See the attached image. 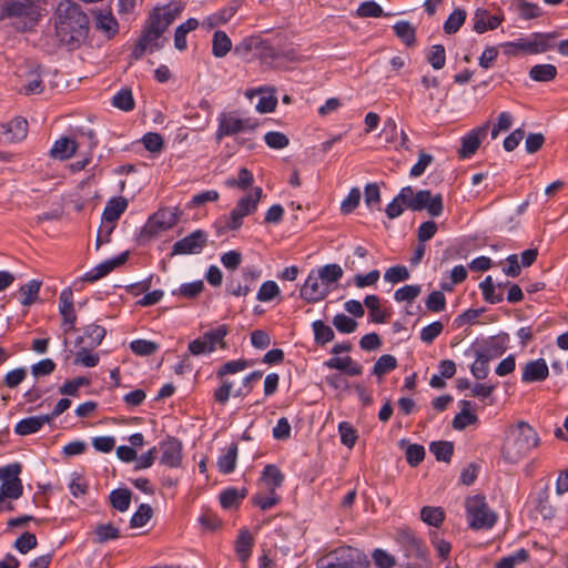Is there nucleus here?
I'll list each match as a JSON object with an SVG mask.
<instances>
[{"instance_id": "nucleus-1", "label": "nucleus", "mask_w": 568, "mask_h": 568, "mask_svg": "<svg viewBox=\"0 0 568 568\" xmlns=\"http://www.w3.org/2000/svg\"><path fill=\"white\" fill-rule=\"evenodd\" d=\"M53 19L55 37L61 45L73 51L87 41L89 18L78 3L71 0L60 1Z\"/></svg>"}, {"instance_id": "nucleus-2", "label": "nucleus", "mask_w": 568, "mask_h": 568, "mask_svg": "<svg viewBox=\"0 0 568 568\" xmlns=\"http://www.w3.org/2000/svg\"><path fill=\"white\" fill-rule=\"evenodd\" d=\"M405 209L410 211L426 210L430 216L442 215L444 205L440 194L433 195L429 190H419L414 193L412 186L402 187L399 193L387 204L385 213L394 220L403 214Z\"/></svg>"}, {"instance_id": "nucleus-3", "label": "nucleus", "mask_w": 568, "mask_h": 568, "mask_svg": "<svg viewBox=\"0 0 568 568\" xmlns=\"http://www.w3.org/2000/svg\"><path fill=\"white\" fill-rule=\"evenodd\" d=\"M262 192L261 187H254L237 201L229 215L220 216L214 223L216 234L223 235L230 231H237L243 225L244 217L256 212Z\"/></svg>"}, {"instance_id": "nucleus-4", "label": "nucleus", "mask_w": 568, "mask_h": 568, "mask_svg": "<svg viewBox=\"0 0 568 568\" xmlns=\"http://www.w3.org/2000/svg\"><path fill=\"white\" fill-rule=\"evenodd\" d=\"M554 33L534 32L527 37L518 38L515 41L503 43L504 52L508 55H517L519 53L540 54L554 48Z\"/></svg>"}, {"instance_id": "nucleus-5", "label": "nucleus", "mask_w": 568, "mask_h": 568, "mask_svg": "<svg viewBox=\"0 0 568 568\" xmlns=\"http://www.w3.org/2000/svg\"><path fill=\"white\" fill-rule=\"evenodd\" d=\"M468 526L473 530L490 529L497 521V514L491 510L485 496L474 495L465 500Z\"/></svg>"}, {"instance_id": "nucleus-6", "label": "nucleus", "mask_w": 568, "mask_h": 568, "mask_svg": "<svg viewBox=\"0 0 568 568\" xmlns=\"http://www.w3.org/2000/svg\"><path fill=\"white\" fill-rule=\"evenodd\" d=\"M22 465L20 463L8 464L0 467V511L11 510L12 506H4V500H17L23 494V484L20 478Z\"/></svg>"}, {"instance_id": "nucleus-7", "label": "nucleus", "mask_w": 568, "mask_h": 568, "mask_svg": "<svg viewBox=\"0 0 568 568\" xmlns=\"http://www.w3.org/2000/svg\"><path fill=\"white\" fill-rule=\"evenodd\" d=\"M538 444L539 437L536 430L527 423L520 422L517 425L513 442L505 448V456L510 462L516 463L537 447Z\"/></svg>"}, {"instance_id": "nucleus-8", "label": "nucleus", "mask_w": 568, "mask_h": 568, "mask_svg": "<svg viewBox=\"0 0 568 568\" xmlns=\"http://www.w3.org/2000/svg\"><path fill=\"white\" fill-rule=\"evenodd\" d=\"M365 555L351 546L337 547L316 561L317 568H361Z\"/></svg>"}, {"instance_id": "nucleus-9", "label": "nucleus", "mask_w": 568, "mask_h": 568, "mask_svg": "<svg viewBox=\"0 0 568 568\" xmlns=\"http://www.w3.org/2000/svg\"><path fill=\"white\" fill-rule=\"evenodd\" d=\"M216 139L222 140L225 136H232L242 132L254 131L258 126V120L255 118H243L237 111L222 112L217 116Z\"/></svg>"}, {"instance_id": "nucleus-10", "label": "nucleus", "mask_w": 568, "mask_h": 568, "mask_svg": "<svg viewBox=\"0 0 568 568\" xmlns=\"http://www.w3.org/2000/svg\"><path fill=\"white\" fill-rule=\"evenodd\" d=\"M3 14L22 22V30L34 26L40 17V7L34 0H7L2 6Z\"/></svg>"}, {"instance_id": "nucleus-11", "label": "nucleus", "mask_w": 568, "mask_h": 568, "mask_svg": "<svg viewBox=\"0 0 568 568\" xmlns=\"http://www.w3.org/2000/svg\"><path fill=\"white\" fill-rule=\"evenodd\" d=\"M180 215L176 206L161 209L150 216L145 230L151 235L170 230L178 224Z\"/></svg>"}, {"instance_id": "nucleus-12", "label": "nucleus", "mask_w": 568, "mask_h": 568, "mask_svg": "<svg viewBox=\"0 0 568 568\" xmlns=\"http://www.w3.org/2000/svg\"><path fill=\"white\" fill-rule=\"evenodd\" d=\"M206 232L196 230L174 243L172 247V255L199 254L206 245Z\"/></svg>"}, {"instance_id": "nucleus-13", "label": "nucleus", "mask_w": 568, "mask_h": 568, "mask_svg": "<svg viewBox=\"0 0 568 568\" xmlns=\"http://www.w3.org/2000/svg\"><path fill=\"white\" fill-rule=\"evenodd\" d=\"M331 292L317 277L315 270H312L300 290V297L307 303H317L323 301Z\"/></svg>"}, {"instance_id": "nucleus-14", "label": "nucleus", "mask_w": 568, "mask_h": 568, "mask_svg": "<svg viewBox=\"0 0 568 568\" xmlns=\"http://www.w3.org/2000/svg\"><path fill=\"white\" fill-rule=\"evenodd\" d=\"M59 312L62 316L61 327L64 333L74 329L77 314L73 304V292L70 287L64 288L59 296Z\"/></svg>"}, {"instance_id": "nucleus-15", "label": "nucleus", "mask_w": 568, "mask_h": 568, "mask_svg": "<svg viewBox=\"0 0 568 568\" xmlns=\"http://www.w3.org/2000/svg\"><path fill=\"white\" fill-rule=\"evenodd\" d=\"M27 120L17 116L7 123L0 124V143L19 142L27 136Z\"/></svg>"}, {"instance_id": "nucleus-16", "label": "nucleus", "mask_w": 568, "mask_h": 568, "mask_svg": "<svg viewBox=\"0 0 568 568\" xmlns=\"http://www.w3.org/2000/svg\"><path fill=\"white\" fill-rule=\"evenodd\" d=\"M161 464L176 468L182 462V443L175 437H168L160 443Z\"/></svg>"}, {"instance_id": "nucleus-17", "label": "nucleus", "mask_w": 568, "mask_h": 568, "mask_svg": "<svg viewBox=\"0 0 568 568\" xmlns=\"http://www.w3.org/2000/svg\"><path fill=\"white\" fill-rule=\"evenodd\" d=\"M396 540L405 549L407 556H415L423 558L425 555V546L420 538H418L410 529L402 528L396 532Z\"/></svg>"}, {"instance_id": "nucleus-18", "label": "nucleus", "mask_w": 568, "mask_h": 568, "mask_svg": "<svg viewBox=\"0 0 568 568\" xmlns=\"http://www.w3.org/2000/svg\"><path fill=\"white\" fill-rule=\"evenodd\" d=\"M488 125L489 123L478 126L462 138V146L458 151L459 158L468 159L476 153L480 145L481 138L487 133Z\"/></svg>"}, {"instance_id": "nucleus-19", "label": "nucleus", "mask_w": 568, "mask_h": 568, "mask_svg": "<svg viewBox=\"0 0 568 568\" xmlns=\"http://www.w3.org/2000/svg\"><path fill=\"white\" fill-rule=\"evenodd\" d=\"M549 375V368L544 358L529 361L523 367V383L544 382Z\"/></svg>"}, {"instance_id": "nucleus-20", "label": "nucleus", "mask_w": 568, "mask_h": 568, "mask_svg": "<svg viewBox=\"0 0 568 568\" xmlns=\"http://www.w3.org/2000/svg\"><path fill=\"white\" fill-rule=\"evenodd\" d=\"M128 260V252L121 253L119 256L113 257L111 260H106L89 272L84 274L83 280L90 283H93L105 275H108L110 272H112L115 267L122 265Z\"/></svg>"}, {"instance_id": "nucleus-21", "label": "nucleus", "mask_w": 568, "mask_h": 568, "mask_svg": "<svg viewBox=\"0 0 568 568\" xmlns=\"http://www.w3.org/2000/svg\"><path fill=\"white\" fill-rule=\"evenodd\" d=\"M174 19L175 17L169 8H155L151 12L145 27L161 37Z\"/></svg>"}, {"instance_id": "nucleus-22", "label": "nucleus", "mask_w": 568, "mask_h": 568, "mask_svg": "<svg viewBox=\"0 0 568 568\" xmlns=\"http://www.w3.org/2000/svg\"><path fill=\"white\" fill-rule=\"evenodd\" d=\"M504 18L503 16L494 14L490 16L489 12L484 8H478L474 13V31L481 34L486 32L487 30H495L497 29Z\"/></svg>"}, {"instance_id": "nucleus-23", "label": "nucleus", "mask_w": 568, "mask_h": 568, "mask_svg": "<svg viewBox=\"0 0 568 568\" xmlns=\"http://www.w3.org/2000/svg\"><path fill=\"white\" fill-rule=\"evenodd\" d=\"M324 366L331 369H338L345 372L349 376H359L363 373V367L351 356L338 357L334 356L324 362Z\"/></svg>"}, {"instance_id": "nucleus-24", "label": "nucleus", "mask_w": 568, "mask_h": 568, "mask_svg": "<svg viewBox=\"0 0 568 568\" xmlns=\"http://www.w3.org/2000/svg\"><path fill=\"white\" fill-rule=\"evenodd\" d=\"M49 423L50 420L47 415L30 416L18 422L14 426V432L20 436H28L38 433L43 425Z\"/></svg>"}, {"instance_id": "nucleus-25", "label": "nucleus", "mask_w": 568, "mask_h": 568, "mask_svg": "<svg viewBox=\"0 0 568 568\" xmlns=\"http://www.w3.org/2000/svg\"><path fill=\"white\" fill-rule=\"evenodd\" d=\"M284 474L275 465H266L262 471L260 483L266 490L276 491L284 483Z\"/></svg>"}, {"instance_id": "nucleus-26", "label": "nucleus", "mask_w": 568, "mask_h": 568, "mask_svg": "<svg viewBox=\"0 0 568 568\" xmlns=\"http://www.w3.org/2000/svg\"><path fill=\"white\" fill-rule=\"evenodd\" d=\"M126 207L128 200L124 197L119 196L109 200L102 213L103 222L115 225V222L125 212Z\"/></svg>"}, {"instance_id": "nucleus-27", "label": "nucleus", "mask_w": 568, "mask_h": 568, "mask_svg": "<svg viewBox=\"0 0 568 568\" xmlns=\"http://www.w3.org/2000/svg\"><path fill=\"white\" fill-rule=\"evenodd\" d=\"M105 334L104 327L95 324L88 325L83 335L78 337L77 344L88 346V348H97L102 343Z\"/></svg>"}, {"instance_id": "nucleus-28", "label": "nucleus", "mask_w": 568, "mask_h": 568, "mask_svg": "<svg viewBox=\"0 0 568 568\" xmlns=\"http://www.w3.org/2000/svg\"><path fill=\"white\" fill-rule=\"evenodd\" d=\"M254 539L247 529L240 531L235 540V554L242 564H246L252 555Z\"/></svg>"}, {"instance_id": "nucleus-29", "label": "nucleus", "mask_w": 568, "mask_h": 568, "mask_svg": "<svg viewBox=\"0 0 568 568\" xmlns=\"http://www.w3.org/2000/svg\"><path fill=\"white\" fill-rule=\"evenodd\" d=\"M159 38V34L145 27L141 38L133 48L132 58L134 60H139L143 57L145 51H153V49L156 47V41Z\"/></svg>"}, {"instance_id": "nucleus-30", "label": "nucleus", "mask_w": 568, "mask_h": 568, "mask_svg": "<svg viewBox=\"0 0 568 568\" xmlns=\"http://www.w3.org/2000/svg\"><path fill=\"white\" fill-rule=\"evenodd\" d=\"M44 89L41 74L38 70H30L21 75L20 90L28 95L40 94Z\"/></svg>"}, {"instance_id": "nucleus-31", "label": "nucleus", "mask_w": 568, "mask_h": 568, "mask_svg": "<svg viewBox=\"0 0 568 568\" xmlns=\"http://www.w3.org/2000/svg\"><path fill=\"white\" fill-rule=\"evenodd\" d=\"M239 447L237 444L232 443L227 449L217 458L216 466L220 473L231 474L235 470L237 460Z\"/></svg>"}, {"instance_id": "nucleus-32", "label": "nucleus", "mask_w": 568, "mask_h": 568, "mask_svg": "<svg viewBox=\"0 0 568 568\" xmlns=\"http://www.w3.org/2000/svg\"><path fill=\"white\" fill-rule=\"evenodd\" d=\"M315 272L329 292L343 276V270L338 264H326Z\"/></svg>"}, {"instance_id": "nucleus-33", "label": "nucleus", "mask_w": 568, "mask_h": 568, "mask_svg": "<svg viewBox=\"0 0 568 568\" xmlns=\"http://www.w3.org/2000/svg\"><path fill=\"white\" fill-rule=\"evenodd\" d=\"M77 151V143L73 139L63 136L54 142L50 150V154L54 159L68 160Z\"/></svg>"}, {"instance_id": "nucleus-34", "label": "nucleus", "mask_w": 568, "mask_h": 568, "mask_svg": "<svg viewBox=\"0 0 568 568\" xmlns=\"http://www.w3.org/2000/svg\"><path fill=\"white\" fill-rule=\"evenodd\" d=\"M42 282L31 280L19 288L20 303L23 306H30L39 300V293Z\"/></svg>"}, {"instance_id": "nucleus-35", "label": "nucleus", "mask_w": 568, "mask_h": 568, "mask_svg": "<svg viewBox=\"0 0 568 568\" xmlns=\"http://www.w3.org/2000/svg\"><path fill=\"white\" fill-rule=\"evenodd\" d=\"M95 27L108 37H113L119 31L118 21L110 11H99L97 13Z\"/></svg>"}, {"instance_id": "nucleus-36", "label": "nucleus", "mask_w": 568, "mask_h": 568, "mask_svg": "<svg viewBox=\"0 0 568 568\" xmlns=\"http://www.w3.org/2000/svg\"><path fill=\"white\" fill-rule=\"evenodd\" d=\"M231 49L232 41L230 37L224 31H215L212 39V54L215 58H224Z\"/></svg>"}, {"instance_id": "nucleus-37", "label": "nucleus", "mask_w": 568, "mask_h": 568, "mask_svg": "<svg viewBox=\"0 0 568 568\" xmlns=\"http://www.w3.org/2000/svg\"><path fill=\"white\" fill-rule=\"evenodd\" d=\"M132 493L128 488H116L110 493L109 499L111 506L120 511L124 513L129 509L131 504Z\"/></svg>"}, {"instance_id": "nucleus-38", "label": "nucleus", "mask_w": 568, "mask_h": 568, "mask_svg": "<svg viewBox=\"0 0 568 568\" xmlns=\"http://www.w3.org/2000/svg\"><path fill=\"white\" fill-rule=\"evenodd\" d=\"M197 26L199 21L194 18H190L176 28L174 33V45L178 50L183 51L186 49V36L189 32L195 30Z\"/></svg>"}, {"instance_id": "nucleus-39", "label": "nucleus", "mask_w": 568, "mask_h": 568, "mask_svg": "<svg viewBox=\"0 0 568 568\" xmlns=\"http://www.w3.org/2000/svg\"><path fill=\"white\" fill-rule=\"evenodd\" d=\"M557 75V68L554 64H536L529 70V78L536 82H549Z\"/></svg>"}, {"instance_id": "nucleus-40", "label": "nucleus", "mask_w": 568, "mask_h": 568, "mask_svg": "<svg viewBox=\"0 0 568 568\" xmlns=\"http://www.w3.org/2000/svg\"><path fill=\"white\" fill-rule=\"evenodd\" d=\"M511 8L524 20L535 19L541 16V9L538 4L527 2L526 0H514Z\"/></svg>"}, {"instance_id": "nucleus-41", "label": "nucleus", "mask_w": 568, "mask_h": 568, "mask_svg": "<svg viewBox=\"0 0 568 568\" xmlns=\"http://www.w3.org/2000/svg\"><path fill=\"white\" fill-rule=\"evenodd\" d=\"M229 334V327L225 324L219 325L215 328H212L203 334V337L207 342L209 346L212 347L214 352L217 347L225 348L226 344L224 342L225 336Z\"/></svg>"}, {"instance_id": "nucleus-42", "label": "nucleus", "mask_w": 568, "mask_h": 568, "mask_svg": "<svg viewBox=\"0 0 568 568\" xmlns=\"http://www.w3.org/2000/svg\"><path fill=\"white\" fill-rule=\"evenodd\" d=\"M475 362L470 366V373L476 379H485L489 374V357L483 351H475Z\"/></svg>"}, {"instance_id": "nucleus-43", "label": "nucleus", "mask_w": 568, "mask_h": 568, "mask_svg": "<svg viewBox=\"0 0 568 568\" xmlns=\"http://www.w3.org/2000/svg\"><path fill=\"white\" fill-rule=\"evenodd\" d=\"M420 519L433 527H440L445 520V511L442 507L424 506L420 509Z\"/></svg>"}, {"instance_id": "nucleus-44", "label": "nucleus", "mask_w": 568, "mask_h": 568, "mask_svg": "<svg viewBox=\"0 0 568 568\" xmlns=\"http://www.w3.org/2000/svg\"><path fill=\"white\" fill-rule=\"evenodd\" d=\"M312 328L314 333V341L317 345H325L332 342L335 337L333 328L321 320L314 321L312 323Z\"/></svg>"}, {"instance_id": "nucleus-45", "label": "nucleus", "mask_w": 568, "mask_h": 568, "mask_svg": "<svg viewBox=\"0 0 568 568\" xmlns=\"http://www.w3.org/2000/svg\"><path fill=\"white\" fill-rule=\"evenodd\" d=\"M364 305L369 311V317L375 323H384L387 318V313L381 307L379 297L377 295H367L364 300Z\"/></svg>"}, {"instance_id": "nucleus-46", "label": "nucleus", "mask_w": 568, "mask_h": 568, "mask_svg": "<svg viewBox=\"0 0 568 568\" xmlns=\"http://www.w3.org/2000/svg\"><path fill=\"white\" fill-rule=\"evenodd\" d=\"M396 37H398L407 47H412L416 40L415 28L408 21H398L393 27Z\"/></svg>"}, {"instance_id": "nucleus-47", "label": "nucleus", "mask_w": 568, "mask_h": 568, "mask_svg": "<svg viewBox=\"0 0 568 568\" xmlns=\"http://www.w3.org/2000/svg\"><path fill=\"white\" fill-rule=\"evenodd\" d=\"M267 494L257 493L252 497V503L261 510H268L281 501V497L276 491L266 490Z\"/></svg>"}, {"instance_id": "nucleus-48", "label": "nucleus", "mask_w": 568, "mask_h": 568, "mask_svg": "<svg viewBox=\"0 0 568 568\" xmlns=\"http://www.w3.org/2000/svg\"><path fill=\"white\" fill-rule=\"evenodd\" d=\"M528 558V550L520 548L509 556L501 558L498 562H496L495 568H515L516 565L526 562Z\"/></svg>"}, {"instance_id": "nucleus-49", "label": "nucleus", "mask_w": 568, "mask_h": 568, "mask_svg": "<svg viewBox=\"0 0 568 568\" xmlns=\"http://www.w3.org/2000/svg\"><path fill=\"white\" fill-rule=\"evenodd\" d=\"M254 181L253 174L246 168H241L236 178H231L225 181L227 187H237L240 190H246L252 185Z\"/></svg>"}, {"instance_id": "nucleus-50", "label": "nucleus", "mask_w": 568, "mask_h": 568, "mask_svg": "<svg viewBox=\"0 0 568 568\" xmlns=\"http://www.w3.org/2000/svg\"><path fill=\"white\" fill-rule=\"evenodd\" d=\"M92 349L93 348H88V346L81 345L80 349L75 354L74 364L84 367H95L100 362V357L98 354L92 353Z\"/></svg>"}, {"instance_id": "nucleus-51", "label": "nucleus", "mask_w": 568, "mask_h": 568, "mask_svg": "<svg viewBox=\"0 0 568 568\" xmlns=\"http://www.w3.org/2000/svg\"><path fill=\"white\" fill-rule=\"evenodd\" d=\"M466 11L464 9H455L444 23V31L447 34L456 33L464 24Z\"/></svg>"}, {"instance_id": "nucleus-52", "label": "nucleus", "mask_w": 568, "mask_h": 568, "mask_svg": "<svg viewBox=\"0 0 568 568\" xmlns=\"http://www.w3.org/2000/svg\"><path fill=\"white\" fill-rule=\"evenodd\" d=\"M112 105L122 110L131 111L134 108V99L130 89H121L112 98Z\"/></svg>"}, {"instance_id": "nucleus-53", "label": "nucleus", "mask_w": 568, "mask_h": 568, "mask_svg": "<svg viewBox=\"0 0 568 568\" xmlns=\"http://www.w3.org/2000/svg\"><path fill=\"white\" fill-rule=\"evenodd\" d=\"M429 449L437 460L447 463L453 456L454 445L450 442H434L430 444Z\"/></svg>"}, {"instance_id": "nucleus-54", "label": "nucleus", "mask_w": 568, "mask_h": 568, "mask_svg": "<svg viewBox=\"0 0 568 568\" xmlns=\"http://www.w3.org/2000/svg\"><path fill=\"white\" fill-rule=\"evenodd\" d=\"M266 45L267 42L258 38H245L239 44L235 45L234 52L235 54L245 57L252 50L266 48Z\"/></svg>"}, {"instance_id": "nucleus-55", "label": "nucleus", "mask_w": 568, "mask_h": 568, "mask_svg": "<svg viewBox=\"0 0 568 568\" xmlns=\"http://www.w3.org/2000/svg\"><path fill=\"white\" fill-rule=\"evenodd\" d=\"M397 367V359L390 354L382 355L374 364L373 374L383 376Z\"/></svg>"}, {"instance_id": "nucleus-56", "label": "nucleus", "mask_w": 568, "mask_h": 568, "mask_svg": "<svg viewBox=\"0 0 568 568\" xmlns=\"http://www.w3.org/2000/svg\"><path fill=\"white\" fill-rule=\"evenodd\" d=\"M427 61L435 70H440L446 63V52L443 44H434L427 53Z\"/></svg>"}, {"instance_id": "nucleus-57", "label": "nucleus", "mask_w": 568, "mask_h": 568, "mask_svg": "<svg viewBox=\"0 0 568 568\" xmlns=\"http://www.w3.org/2000/svg\"><path fill=\"white\" fill-rule=\"evenodd\" d=\"M153 515L152 507L148 504H141L138 510L132 515L130 525L132 528H140L146 525Z\"/></svg>"}, {"instance_id": "nucleus-58", "label": "nucleus", "mask_w": 568, "mask_h": 568, "mask_svg": "<svg viewBox=\"0 0 568 568\" xmlns=\"http://www.w3.org/2000/svg\"><path fill=\"white\" fill-rule=\"evenodd\" d=\"M94 535L95 541L103 544L119 538V529L112 524H101L95 527Z\"/></svg>"}, {"instance_id": "nucleus-59", "label": "nucleus", "mask_w": 568, "mask_h": 568, "mask_svg": "<svg viewBox=\"0 0 568 568\" xmlns=\"http://www.w3.org/2000/svg\"><path fill=\"white\" fill-rule=\"evenodd\" d=\"M338 434L341 436V442L347 448H353L358 438L356 429L348 423L342 422L338 424Z\"/></svg>"}, {"instance_id": "nucleus-60", "label": "nucleus", "mask_w": 568, "mask_h": 568, "mask_svg": "<svg viewBox=\"0 0 568 568\" xmlns=\"http://www.w3.org/2000/svg\"><path fill=\"white\" fill-rule=\"evenodd\" d=\"M422 292V286L418 284H409L399 287L394 293L396 302H413Z\"/></svg>"}, {"instance_id": "nucleus-61", "label": "nucleus", "mask_w": 568, "mask_h": 568, "mask_svg": "<svg viewBox=\"0 0 568 568\" xmlns=\"http://www.w3.org/2000/svg\"><path fill=\"white\" fill-rule=\"evenodd\" d=\"M130 348L135 355L149 356L159 349V345L146 339H134L130 343Z\"/></svg>"}, {"instance_id": "nucleus-62", "label": "nucleus", "mask_w": 568, "mask_h": 568, "mask_svg": "<svg viewBox=\"0 0 568 568\" xmlns=\"http://www.w3.org/2000/svg\"><path fill=\"white\" fill-rule=\"evenodd\" d=\"M409 277L410 273L404 265L392 266L384 274V280L393 284L407 281Z\"/></svg>"}, {"instance_id": "nucleus-63", "label": "nucleus", "mask_w": 568, "mask_h": 568, "mask_svg": "<svg viewBox=\"0 0 568 568\" xmlns=\"http://www.w3.org/2000/svg\"><path fill=\"white\" fill-rule=\"evenodd\" d=\"M333 325L339 333L351 334L356 329L357 322L349 316L339 313L333 317Z\"/></svg>"}, {"instance_id": "nucleus-64", "label": "nucleus", "mask_w": 568, "mask_h": 568, "mask_svg": "<svg viewBox=\"0 0 568 568\" xmlns=\"http://www.w3.org/2000/svg\"><path fill=\"white\" fill-rule=\"evenodd\" d=\"M280 295V287L274 281L264 282L257 292L256 300L260 302H270Z\"/></svg>"}]
</instances>
